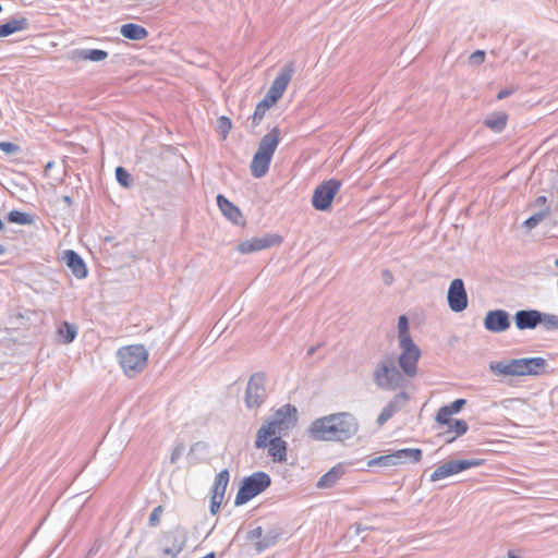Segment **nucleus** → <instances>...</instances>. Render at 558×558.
<instances>
[{"label": "nucleus", "instance_id": "1", "mask_svg": "<svg viewBox=\"0 0 558 558\" xmlns=\"http://www.w3.org/2000/svg\"><path fill=\"white\" fill-rule=\"evenodd\" d=\"M357 418L350 412H339L314 420L307 435L316 441H344L359 430Z\"/></svg>", "mask_w": 558, "mask_h": 558}, {"label": "nucleus", "instance_id": "2", "mask_svg": "<svg viewBox=\"0 0 558 558\" xmlns=\"http://www.w3.org/2000/svg\"><path fill=\"white\" fill-rule=\"evenodd\" d=\"M298 423V410L292 404H284L274 412L263 425L259 427L256 434L255 448L260 449L265 446L266 436L288 435V433L294 428Z\"/></svg>", "mask_w": 558, "mask_h": 558}, {"label": "nucleus", "instance_id": "3", "mask_svg": "<svg viewBox=\"0 0 558 558\" xmlns=\"http://www.w3.org/2000/svg\"><path fill=\"white\" fill-rule=\"evenodd\" d=\"M373 380L383 390H396L403 387V373L390 357L381 360L373 372Z\"/></svg>", "mask_w": 558, "mask_h": 558}, {"label": "nucleus", "instance_id": "4", "mask_svg": "<svg viewBox=\"0 0 558 558\" xmlns=\"http://www.w3.org/2000/svg\"><path fill=\"white\" fill-rule=\"evenodd\" d=\"M119 363L129 377L141 373L148 360V352L142 344L126 345L118 350Z\"/></svg>", "mask_w": 558, "mask_h": 558}, {"label": "nucleus", "instance_id": "5", "mask_svg": "<svg viewBox=\"0 0 558 558\" xmlns=\"http://www.w3.org/2000/svg\"><path fill=\"white\" fill-rule=\"evenodd\" d=\"M271 484L270 476L263 471H257L243 478L242 484L236 493L234 505L242 506L262 494Z\"/></svg>", "mask_w": 558, "mask_h": 558}, {"label": "nucleus", "instance_id": "6", "mask_svg": "<svg viewBox=\"0 0 558 558\" xmlns=\"http://www.w3.org/2000/svg\"><path fill=\"white\" fill-rule=\"evenodd\" d=\"M189 531L181 524L163 532L158 544L163 558H177L186 546Z\"/></svg>", "mask_w": 558, "mask_h": 558}, {"label": "nucleus", "instance_id": "7", "mask_svg": "<svg viewBox=\"0 0 558 558\" xmlns=\"http://www.w3.org/2000/svg\"><path fill=\"white\" fill-rule=\"evenodd\" d=\"M341 189V181L329 179L316 186L312 196V206L316 210L327 211L331 207L332 199Z\"/></svg>", "mask_w": 558, "mask_h": 558}, {"label": "nucleus", "instance_id": "8", "mask_svg": "<svg viewBox=\"0 0 558 558\" xmlns=\"http://www.w3.org/2000/svg\"><path fill=\"white\" fill-rule=\"evenodd\" d=\"M267 397L266 377L263 373L253 374L245 389V405L251 410H257L265 402Z\"/></svg>", "mask_w": 558, "mask_h": 558}, {"label": "nucleus", "instance_id": "9", "mask_svg": "<svg viewBox=\"0 0 558 558\" xmlns=\"http://www.w3.org/2000/svg\"><path fill=\"white\" fill-rule=\"evenodd\" d=\"M399 348L401 349V354L398 357V364L404 375L413 378L417 374V362L421 357V350L414 341L400 342Z\"/></svg>", "mask_w": 558, "mask_h": 558}, {"label": "nucleus", "instance_id": "10", "mask_svg": "<svg viewBox=\"0 0 558 558\" xmlns=\"http://www.w3.org/2000/svg\"><path fill=\"white\" fill-rule=\"evenodd\" d=\"M482 459L450 460L440 464L429 476L430 482H437L448 476L458 474L471 468L482 465Z\"/></svg>", "mask_w": 558, "mask_h": 558}, {"label": "nucleus", "instance_id": "11", "mask_svg": "<svg viewBox=\"0 0 558 558\" xmlns=\"http://www.w3.org/2000/svg\"><path fill=\"white\" fill-rule=\"evenodd\" d=\"M447 300L452 312L460 313L468 307V293L462 279L456 278L450 282Z\"/></svg>", "mask_w": 558, "mask_h": 558}, {"label": "nucleus", "instance_id": "12", "mask_svg": "<svg viewBox=\"0 0 558 558\" xmlns=\"http://www.w3.org/2000/svg\"><path fill=\"white\" fill-rule=\"evenodd\" d=\"M294 71V62L291 61L283 65L266 93L269 95V98H274L278 101L282 97Z\"/></svg>", "mask_w": 558, "mask_h": 558}, {"label": "nucleus", "instance_id": "13", "mask_svg": "<svg viewBox=\"0 0 558 558\" xmlns=\"http://www.w3.org/2000/svg\"><path fill=\"white\" fill-rule=\"evenodd\" d=\"M281 241L282 239L278 234H266L262 238H252L241 242L238 245V251L242 254H250L280 244Z\"/></svg>", "mask_w": 558, "mask_h": 558}, {"label": "nucleus", "instance_id": "14", "mask_svg": "<svg viewBox=\"0 0 558 558\" xmlns=\"http://www.w3.org/2000/svg\"><path fill=\"white\" fill-rule=\"evenodd\" d=\"M510 314L505 310L489 311L484 318V327L490 332H504L510 328Z\"/></svg>", "mask_w": 558, "mask_h": 558}, {"label": "nucleus", "instance_id": "15", "mask_svg": "<svg viewBox=\"0 0 558 558\" xmlns=\"http://www.w3.org/2000/svg\"><path fill=\"white\" fill-rule=\"evenodd\" d=\"M283 435L275 434L266 436L265 446L260 449H268V456L274 462L282 463L287 461L288 444L282 439Z\"/></svg>", "mask_w": 558, "mask_h": 558}, {"label": "nucleus", "instance_id": "16", "mask_svg": "<svg viewBox=\"0 0 558 558\" xmlns=\"http://www.w3.org/2000/svg\"><path fill=\"white\" fill-rule=\"evenodd\" d=\"M409 401V395L405 391L397 393L392 400L388 402L381 410L377 417V424L383 426L388 420H390L395 413L399 412Z\"/></svg>", "mask_w": 558, "mask_h": 558}, {"label": "nucleus", "instance_id": "17", "mask_svg": "<svg viewBox=\"0 0 558 558\" xmlns=\"http://www.w3.org/2000/svg\"><path fill=\"white\" fill-rule=\"evenodd\" d=\"M489 369L495 375L522 376V359H512L499 362H492Z\"/></svg>", "mask_w": 558, "mask_h": 558}, {"label": "nucleus", "instance_id": "18", "mask_svg": "<svg viewBox=\"0 0 558 558\" xmlns=\"http://www.w3.org/2000/svg\"><path fill=\"white\" fill-rule=\"evenodd\" d=\"M541 322V312L537 310H521L514 314V323L519 330L534 329Z\"/></svg>", "mask_w": 558, "mask_h": 558}, {"label": "nucleus", "instance_id": "19", "mask_svg": "<svg viewBox=\"0 0 558 558\" xmlns=\"http://www.w3.org/2000/svg\"><path fill=\"white\" fill-rule=\"evenodd\" d=\"M217 205L223 216L233 222L236 226H244L245 220L243 218L242 211L232 204L229 199H227L222 194L217 195Z\"/></svg>", "mask_w": 558, "mask_h": 558}, {"label": "nucleus", "instance_id": "20", "mask_svg": "<svg viewBox=\"0 0 558 558\" xmlns=\"http://www.w3.org/2000/svg\"><path fill=\"white\" fill-rule=\"evenodd\" d=\"M280 142V130L278 126L271 129V131L265 134L258 144V148L256 153L262 154L264 156L272 159V156L277 149V146Z\"/></svg>", "mask_w": 558, "mask_h": 558}, {"label": "nucleus", "instance_id": "21", "mask_svg": "<svg viewBox=\"0 0 558 558\" xmlns=\"http://www.w3.org/2000/svg\"><path fill=\"white\" fill-rule=\"evenodd\" d=\"M63 259L66 266L71 269L72 274L77 279H83L87 276V268L83 258L72 250H68L63 254Z\"/></svg>", "mask_w": 558, "mask_h": 558}, {"label": "nucleus", "instance_id": "22", "mask_svg": "<svg viewBox=\"0 0 558 558\" xmlns=\"http://www.w3.org/2000/svg\"><path fill=\"white\" fill-rule=\"evenodd\" d=\"M548 363L544 357H522V376H538L547 373Z\"/></svg>", "mask_w": 558, "mask_h": 558}, {"label": "nucleus", "instance_id": "23", "mask_svg": "<svg viewBox=\"0 0 558 558\" xmlns=\"http://www.w3.org/2000/svg\"><path fill=\"white\" fill-rule=\"evenodd\" d=\"M347 468L344 463H338L325 473L316 483L319 489H327L333 487L337 482L345 474Z\"/></svg>", "mask_w": 558, "mask_h": 558}, {"label": "nucleus", "instance_id": "24", "mask_svg": "<svg viewBox=\"0 0 558 558\" xmlns=\"http://www.w3.org/2000/svg\"><path fill=\"white\" fill-rule=\"evenodd\" d=\"M108 57V52L101 49H74L70 52L69 59L72 61H93L99 62Z\"/></svg>", "mask_w": 558, "mask_h": 558}, {"label": "nucleus", "instance_id": "25", "mask_svg": "<svg viewBox=\"0 0 558 558\" xmlns=\"http://www.w3.org/2000/svg\"><path fill=\"white\" fill-rule=\"evenodd\" d=\"M440 425H446L447 429L441 434L442 436H448L450 434H454L452 437H448L446 441L448 444L456 440L457 437L466 434L469 430V425L464 420L459 418H449L448 423H439Z\"/></svg>", "mask_w": 558, "mask_h": 558}, {"label": "nucleus", "instance_id": "26", "mask_svg": "<svg viewBox=\"0 0 558 558\" xmlns=\"http://www.w3.org/2000/svg\"><path fill=\"white\" fill-rule=\"evenodd\" d=\"M270 162L271 159L269 157L255 153L250 165L252 175L256 179L265 177L269 170Z\"/></svg>", "mask_w": 558, "mask_h": 558}, {"label": "nucleus", "instance_id": "27", "mask_svg": "<svg viewBox=\"0 0 558 558\" xmlns=\"http://www.w3.org/2000/svg\"><path fill=\"white\" fill-rule=\"evenodd\" d=\"M466 400L465 399H456L453 402H451L448 405L441 407L436 414V422L437 423H448V420L451 417L452 414L459 413L462 408L465 405Z\"/></svg>", "mask_w": 558, "mask_h": 558}, {"label": "nucleus", "instance_id": "28", "mask_svg": "<svg viewBox=\"0 0 558 558\" xmlns=\"http://www.w3.org/2000/svg\"><path fill=\"white\" fill-rule=\"evenodd\" d=\"M120 34L130 40H143L147 38L148 31L138 24L128 23L121 26Z\"/></svg>", "mask_w": 558, "mask_h": 558}, {"label": "nucleus", "instance_id": "29", "mask_svg": "<svg viewBox=\"0 0 558 558\" xmlns=\"http://www.w3.org/2000/svg\"><path fill=\"white\" fill-rule=\"evenodd\" d=\"M28 27L29 22L26 17L12 19L0 25V37H8L15 32L25 31Z\"/></svg>", "mask_w": 558, "mask_h": 558}, {"label": "nucleus", "instance_id": "30", "mask_svg": "<svg viewBox=\"0 0 558 558\" xmlns=\"http://www.w3.org/2000/svg\"><path fill=\"white\" fill-rule=\"evenodd\" d=\"M281 536L280 529H270L266 533L263 532L262 539L254 544L257 553H263L267 548L276 545Z\"/></svg>", "mask_w": 558, "mask_h": 558}, {"label": "nucleus", "instance_id": "31", "mask_svg": "<svg viewBox=\"0 0 558 558\" xmlns=\"http://www.w3.org/2000/svg\"><path fill=\"white\" fill-rule=\"evenodd\" d=\"M393 452L395 458L399 461V465L407 462L417 463L423 457V451L420 448H403Z\"/></svg>", "mask_w": 558, "mask_h": 558}, {"label": "nucleus", "instance_id": "32", "mask_svg": "<svg viewBox=\"0 0 558 558\" xmlns=\"http://www.w3.org/2000/svg\"><path fill=\"white\" fill-rule=\"evenodd\" d=\"M230 474L227 469L221 470L215 478L214 487L211 489V494L218 496L219 498L225 497V493L227 486L229 484Z\"/></svg>", "mask_w": 558, "mask_h": 558}, {"label": "nucleus", "instance_id": "33", "mask_svg": "<svg viewBox=\"0 0 558 558\" xmlns=\"http://www.w3.org/2000/svg\"><path fill=\"white\" fill-rule=\"evenodd\" d=\"M507 119V113L495 112L486 118L484 124L494 132H501L506 128Z\"/></svg>", "mask_w": 558, "mask_h": 558}, {"label": "nucleus", "instance_id": "34", "mask_svg": "<svg viewBox=\"0 0 558 558\" xmlns=\"http://www.w3.org/2000/svg\"><path fill=\"white\" fill-rule=\"evenodd\" d=\"M7 219L11 223H16L21 226H29L35 222V217L33 215L15 209L9 211Z\"/></svg>", "mask_w": 558, "mask_h": 558}, {"label": "nucleus", "instance_id": "35", "mask_svg": "<svg viewBox=\"0 0 558 558\" xmlns=\"http://www.w3.org/2000/svg\"><path fill=\"white\" fill-rule=\"evenodd\" d=\"M395 465H399V461L395 458L393 451L390 453L384 454V456L373 458L367 461L368 468H374V466L389 468V466H395Z\"/></svg>", "mask_w": 558, "mask_h": 558}, {"label": "nucleus", "instance_id": "36", "mask_svg": "<svg viewBox=\"0 0 558 558\" xmlns=\"http://www.w3.org/2000/svg\"><path fill=\"white\" fill-rule=\"evenodd\" d=\"M550 214L549 206H545L539 211L533 214L531 217H529L524 222L523 227L527 230H532L535 227H537L548 215Z\"/></svg>", "mask_w": 558, "mask_h": 558}, {"label": "nucleus", "instance_id": "37", "mask_svg": "<svg viewBox=\"0 0 558 558\" xmlns=\"http://www.w3.org/2000/svg\"><path fill=\"white\" fill-rule=\"evenodd\" d=\"M58 333L63 339V342L68 344L75 339L77 335V328L74 324L63 322L58 329Z\"/></svg>", "mask_w": 558, "mask_h": 558}, {"label": "nucleus", "instance_id": "38", "mask_svg": "<svg viewBox=\"0 0 558 558\" xmlns=\"http://www.w3.org/2000/svg\"><path fill=\"white\" fill-rule=\"evenodd\" d=\"M398 338H399V343L403 342V341H405V342L413 341V339L411 338L410 332H409V319L405 315H401L398 318Z\"/></svg>", "mask_w": 558, "mask_h": 558}, {"label": "nucleus", "instance_id": "39", "mask_svg": "<svg viewBox=\"0 0 558 558\" xmlns=\"http://www.w3.org/2000/svg\"><path fill=\"white\" fill-rule=\"evenodd\" d=\"M541 316H542V322L539 325H542L545 330H547V331L558 330V315L541 312Z\"/></svg>", "mask_w": 558, "mask_h": 558}, {"label": "nucleus", "instance_id": "40", "mask_svg": "<svg viewBox=\"0 0 558 558\" xmlns=\"http://www.w3.org/2000/svg\"><path fill=\"white\" fill-rule=\"evenodd\" d=\"M116 179L123 187H129L132 183L130 172L121 166L116 168Z\"/></svg>", "mask_w": 558, "mask_h": 558}, {"label": "nucleus", "instance_id": "41", "mask_svg": "<svg viewBox=\"0 0 558 558\" xmlns=\"http://www.w3.org/2000/svg\"><path fill=\"white\" fill-rule=\"evenodd\" d=\"M232 128L231 120L226 117L221 116L217 121V131L222 136V138H226Z\"/></svg>", "mask_w": 558, "mask_h": 558}, {"label": "nucleus", "instance_id": "42", "mask_svg": "<svg viewBox=\"0 0 558 558\" xmlns=\"http://www.w3.org/2000/svg\"><path fill=\"white\" fill-rule=\"evenodd\" d=\"M162 512H163V507L160 505L153 509V511L150 512L149 518H148V525L150 527H156L159 525Z\"/></svg>", "mask_w": 558, "mask_h": 558}, {"label": "nucleus", "instance_id": "43", "mask_svg": "<svg viewBox=\"0 0 558 558\" xmlns=\"http://www.w3.org/2000/svg\"><path fill=\"white\" fill-rule=\"evenodd\" d=\"M268 109L265 108V107H262L259 104H257L255 110H254V113L253 116L251 117V120H252V126L255 128L257 125H259V123L262 122V120L264 119L265 117V113Z\"/></svg>", "mask_w": 558, "mask_h": 558}, {"label": "nucleus", "instance_id": "44", "mask_svg": "<svg viewBox=\"0 0 558 558\" xmlns=\"http://www.w3.org/2000/svg\"><path fill=\"white\" fill-rule=\"evenodd\" d=\"M184 450H185L184 442L183 441L177 442L171 452V456H170V463L174 464L181 458Z\"/></svg>", "mask_w": 558, "mask_h": 558}, {"label": "nucleus", "instance_id": "45", "mask_svg": "<svg viewBox=\"0 0 558 558\" xmlns=\"http://www.w3.org/2000/svg\"><path fill=\"white\" fill-rule=\"evenodd\" d=\"M0 150L8 155H15L20 151V146L11 142H1Z\"/></svg>", "mask_w": 558, "mask_h": 558}, {"label": "nucleus", "instance_id": "46", "mask_svg": "<svg viewBox=\"0 0 558 558\" xmlns=\"http://www.w3.org/2000/svg\"><path fill=\"white\" fill-rule=\"evenodd\" d=\"M485 61V51L476 50L469 57V63L472 65H480Z\"/></svg>", "mask_w": 558, "mask_h": 558}, {"label": "nucleus", "instance_id": "47", "mask_svg": "<svg viewBox=\"0 0 558 558\" xmlns=\"http://www.w3.org/2000/svg\"><path fill=\"white\" fill-rule=\"evenodd\" d=\"M263 532H264L263 527L257 526L247 532L246 539L250 542H254V544H255L257 541L262 539Z\"/></svg>", "mask_w": 558, "mask_h": 558}, {"label": "nucleus", "instance_id": "48", "mask_svg": "<svg viewBox=\"0 0 558 558\" xmlns=\"http://www.w3.org/2000/svg\"><path fill=\"white\" fill-rule=\"evenodd\" d=\"M223 498H219L218 496L211 494L209 511L211 514H216L220 509Z\"/></svg>", "mask_w": 558, "mask_h": 558}, {"label": "nucleus", "instance_id": "49", "mask_svg": "<svg viewBox=\"0 0 558 558\" xmlns=\"http://www.w3.org/2000/svg\"><path fill=\"white\" fill-rule=\"evenodd\" d=\"M381 279L386 286H390L393 282V275L390 270L384 269L381 271Z\"/></svg>", "mask_w": 558, "mask_h": 558}, {"label": "nucleus", "instance_id": "50", "mask_svg": "<svg viewBox=\"0 0 558 558\" xmlns=\"http://www.w3.org/2000/svg\"><path fill=\"white\" fill-rule=\"evenodd\" d=\"M277 102L276 99L274 98H269V95L266 94L264 96V98L258 102L262 107H265L267 109H269L270 107H272Z\"/></svg>", "mask_w": 558, "mask_h": 558}, {"label": "nucleus", "instance_id": "51", "mask_svg": "<svg viewBox=\"0 0 558 558\" xmlns=\"http://www.w3.org/2000/svg\"><path fill=\"white\" fill-rule=\"evenodd\" d=\"M546 203H547V198H546V196L541 195V196H538V197L534 201L533 206H535V207H541V209H543L545 206H547V205H546Z\"/></svg>", "mask_w": 558, "mask_h": 558}, {"label": "nucleus", "instance_id": "52", "mask_svg": "<svg viewBox=\"0 0 558 558\" xmlns=\"http://www.w3.org/2000/svg\"><path fill=\"white\" fill-rule=\"evenodd\" d=\"M512 93H513L512 88L501 89L497 95V99H499V100L505 99V98L509 97L510 95H512Z\"/></svg>", "mask_w": 558, "mask_h": 558}, {"label": "nucleus", "instance_id": "53", "mask_svg": "<svg viewBox=\"0 0 558 558\" xmlns=\"http://www.w3.org/2000/svg\"><path fill=\"white\" fill-rule=\"evenodd\" d=\"M508 558H521V550L520 549H510L507 553Z\"/></svg>", "mask_w": 558, "mask_h": 558}, {"label": "nucleus", "instance_id": "54", "mask_svg": "<svg viewBox=\"0 0 558 558\" xmlns=\"http://www.w3.org/2000/svg\"><path fill=\"white\" fill-rule=\"evenodd\" d=\"M354 530H355V534L360 535L362 532H364L366 530H369V527L368 526H363L361 523H355L354 524Z\"/></svg>", "mask_w": 558, "mask_h": 558}, {"label": "nucleus", "instance_id": "55", "mask_svg": "<svg viewBox=\"0 0 558 558\" xmlns=\"http://www.w3.org/2000/svg\"><path fill=\"white\" fill-rule=\"evenodd\" d=\"M62 202H63L64 204H66V206H69V207H70V206H72V204H73V199H72V197H71V196H69V195H64V196H62Z\"/></svg>", "mask_w": 558, "mask_h": 558}, {"label": "nucleus", "instance_id": "56", "mask_svg": "<svg viewBox=\"0 0 558 558\" xmlns=\"http://www.w3.org/2000/svg\"><path fill=\"white\" fill-rule=\"evenodd\" d=\"M317 348L318 347H311V348H308L307 355L312 356L316 352Z\"/></svg>", "mask_w": 558, "mask_h": 558}, {"label": "nucleus", "instance_id": "57", "mask_svg": "<svg viewBox=\"0 0 558 558\" xmlns=\"http://www.w3.org/2000/svg\"><path fill=\"white\" fill-rule=\"evenodd\" d=\"M7 248L2 244H0V255H3L5 253Z\"/></svg>", "mask_w": 558, "mask_h": 558}, {"label": "nucleus", "instance_id": "58", "mask_svg": "<svg viewBox=\"0 0 558 558\" xmlns=\"http://www.w3.org/2000/svg\"><path fill=\"white\" fill-rule=\"evenodd\" d=\"M198 445H199V442H196V444L192 445L191 451H193Z\"/></svg>", "mask_w": 558, "mask_h": 558}, {"label": "nucleus", "instance_id": "59", "mask_svg": "<svg viewBox=\"0 0 558 558\" xmlns=\"http://www.w3.org/2000/svg\"><path fill=\"white\" fill-rule=\"evenodd\" d=\"M4 229V225L2 222V220L0 219V231Z\"/></svg>", "mask_w": 558, "mask_h": 558}, {"label": "nucleus", "instance_id": "60", "mask_svg": "<svg viewBox=\"0 0 558 558\" xmlns=\"http://www.w3.org/2000/svg\"><path fill=\"white\" fill-rule=\"evenodd\" d=\"M555 266L558 268V258L555 260Z\"/></svg>", "mask_w": 558, "mask_h": 558}]
</instances>
